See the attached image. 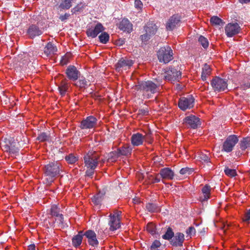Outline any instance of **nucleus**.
<instances>
[{
	"label": "nucleus",
	"instance_id": "f257e3e1",
	"mask_svg": "<svg viewBox=\"0 0 250 250\" xmlns=\"http://www.w3.org/2000/svg\"><path fill=\"white\" fill-rule=\"evenodd\" d=\"M136 89L140 93L144 99H149L158 91V85L151 81L140 82L135 86Z\"/></svg>",
	"mask_w": 250,
	"mask_h": 250
},
{
	"label": "nucleus",
	"instance_id": "f03ea898",
	"mask_svg": "<svg viewBox=\"0 0 250 250\" xmlns=\"http://www.w3.org/2000/svg\"><path fill=\"white\" fill-rule=\"evenodd\" d=\"M60 165L57 162H50L44 167V182L50 185L53 182L55 177L60 174Z\"/></svg>",
	"mask_w": 250,
	"mask_h": 250
},
{
	"label": "nucleus",
	"instance_id": "7ed1b4c3",
	"mask_svg": "<svg viewBox=\"0 0 250 250\" xmlns=\"http://www.w3.org/2000/svg\"><path fill=\"white\" fill-rule=\"evenodd\" d=\"M16 143L12 137L4 138L0 143V147L5 152H9L11 155L19 154V149L16 146Z\"/></svg>",
	"mask_w": 250,
	"mask_h": 250
},
{
	"label": "nucleus",
	"instance_id": "20e7f679",
	"mask_svg": "<svg viewBox=\"0 0 250 250\" xmlns=\"http://www.w3.org/2000/svg\"><path fill=\"white\" fill-rule=\"evenodd\" d=\"M100 155L93 150H89L84 156L85 167L87 168H96L98 164Z\"/></svg>",
	"mask_w": 250,
	"mask_h": 250
},
{
	"label": "nucleus",
	"instance_id": "39448f33",
	"mask_svg": "<svg viewBox=\"0 0 250 250\" xmlns=\"http://www.w3.org/2000/svg\"><path fill=\"white\" fill-rule=\"evenodd\" d=\"M173 51L168 45L161 47L157 52L158 59L160 62L167 63L173 59Z\"/></svg>",
	"mask_w": 250,
	"mask_h": 250
},
{
	"label": "nucleus",
	"instance_id": "423d86ee",
	"mask_svg": "<svg viewBox=\"0 0 250 250\" xmlns=\"http://www.w3.org/2000/svg\"><path fill=\"white\" fill-rule=\"evenodd\" d=\"M145 30V34L142 35L140 37L141 40L143 42L147 41L151 36L154 35L157 30V26L152 22H148L144 26Z\"/></svg>",
	"mask_w": 250,
	"mask_h": 250
},
{
	"label": "nucleus",
	"instance_id": "0eeeda50",
	"mask_svg": "<svg viewBox=\"0 0 250 250\" xmlns=\"http://www.w3.org/2000/svg\"><path fill=\"white\" fill-rule=\"evenodd\" d=\"M238 142V138L236 135H230L229 136L223 144L222 151L226 152H231Z\"/></svg>",
	"mask_w": 250,
	"mask_h": 250
},
{
	"label": "nucleus",
	"instance_id": "6e6552de",
	"mask_svg": "<svg viewBox=\"0 0 250 250\" xmlns=\"http://www.w3.org/2000/svg\"><path fill=\"white\" fill-rule=\"evenodd\" d=\"M166 73L165 79L171 83L179 81L181 78L182 73L178 67L175 68L172 66H169L168 70Z\"/></svg>",
	"mask_w": 250,
	"mask_h": 250
},
{
	"label": "nucleus",
	"instance_id": "1a4fd4ad",
	"mask_svg": "<svg viewBox=\"0 0 250 250\" xmlns=\"http://www.w3.org/2000/svg\"><path fill=\"white\" fill-rule=\"evenodd\" d=\"M210 84L214 91L221 92L227 88V81L219 77H214L211 81Z\"/></svg>",
	"mask_w": 250,
	"mask_h": 250
},
{
	"label": "nucleus",
	"instance_id": "9d476101",
	"mask_svg": "<svg viewBox=\"0 0 250 250\" xmlns=\"http://www.w3.org/2000/svg\"><path fill=\"white\" fill-rule=\"evenodd\" d=\"M121 214L120 211H115L114 214H110L109 216V221L108 225L109 226V229L111 231H114L119 229L121 227L119 216Z\"/></svg>",
	"mask_w": 250,
	"mask_h": 250
},
{
	"label": "nucleus",
	"instance_id": "9b49d317",
	"mask_svg": "<svg viewBox=\"0 0 250 250\" xmlns=\"http://www.w3.org/2000/svg\"><path fill=\"white\" fill-rule=\"evenodd\" d=\"M194 98L191 95L186 97H183L180 98L178 102V106L182 110L192 108L194 106Z\"/></svg>",
	"mask_w": 250,
	"mask_h": 250
},
{
	"label": "nucleus",
	"instance_id": "f8f14e48",
	"mask_svg": "<svg viewBox=\"0 0 250 250\" xmlns=\"http://www.w3.org/2000/svg\"><path fill=\"white\" fill-rule=\"evenodd\" d=\"M97 122L96 118L93 116H89L82 121L80 127L82 129L93 128L96 126Z\"/></svg>",
	"mask_w": 250,
	"mask_h": 250
},
{
	"label": "nucleus",
	"instance_id": "ddd939ff",
	"mask_svg": "<svg viewBox=\"0 0 250 250\" xmlns=\"http://www.w3.org/2000/svg\"><path fill=\"white\" fill-rule=\"evenodd\" d=\"M65 74L68 79L71 81H76L80 77L81 72L74 65H69L65 70Z\"/></svg>",
	"mask_w": 250,
	"mask_h": 250
},
{
	"label": "nucleus",
	"instance_id": "4468645a",
	"mask_svg": "<svg viewBox=\"0 0 250 250\" xmlns=\"http://www.w3.org/2000/svg\"><path fill=\"white\" fill-rule=\"evenodd\" d=\"M181 17L178 14H174L168 20L166 28L167 31H172L175 29L181 21Z\"/></svg>",
	"mask_w": 250,
	"mask_h": 250
},
{
	"label": "nucleus",
	"instance_id": "2eb2a0df",
	"mask_svg": "<svg viewBox=\"0 0 250 250\" xmlns=\"http://www.w3.org/2000/svg\"><path fill=\"white\" fill-rule=\"evenodd\" d=\"M104 27L101 23L98 22L94 28L87 29L86 33L88 37L95 38L98 34L104 31Z\"/></svg>",
	"mask_w": 250,
	"mask_h": 250
},
{
	"label": "nucleus",
	"instance_id": "dca6fc26",
	"mask_svg": "<svg viewBox=\"0 0 250 250\" xmlns=\"http://www.w3.org/2000/svg\"><path fill=\"white\" fill-rule=\"evenodd\" d=\"M240 27L237 23H229L225 27V32L228 37H232L239 32Z\"/></svg>",
	"mask_w": 250,
	"mask_h": 250
},
{
	"label": "nucleus",
	"instance_id": "f3484780",
	"mask_svg": "<svg viewBox=\"0 0 250 250\" xmlns=\"http://www.w3.org/2000/svg\"><path fill=\"white\" fill-rule=\"evenodd\" d=\"M83 235L88 239V244L93 247H97L99 244V242L96 238V234L95 232L92 230H88L86 231Z\"/></svg>",
	"mask_w": 250,
	"mask_h": 250
},
{
	"label": "nucleus",
	"instance_id": "a211bd4d",
	"mask_svg": "<svg viewBox=\"0 0 250 250\" xmlns=\"http://www.w3.org/2000/svg\"><path fill=\"white\" fill-rule=\"evenodd\" d=\"M184 122L191 128H196L200 125L199 118L194 115H191L186 117L184 119Z\"/></svg>",
	"mask_w": 250,
	"mask_h": 250
},
{
	"label": "nucleus",
	"instance_id": "6ab92c4d",
	"mask_svg": "<svg viewBox=\"0 0 250 250\" xmlns=\"http://www.w3.org/2000/svg\"><path fill=\"white\" fill-rule=\"evenodd\" d=\"M184 240V234L181 232H177L175 235L174 234L172 239L170 241V243L174 247H181L183 246Z\"/></svg>",
	"mask_w": 250,
	"mask_h": 250
},
{
	"label": "nucleus",
	"instance_id": "aec40b11",
	"mask_svg": "<svg viewBox=\"0 0 250 250\" xmlns=\"http://www.w3.org/2000/svg\"><path fill=\"white\" fill-rule=\"evenodd\" d=\"M43 33L42 29H40L37 25L32 24L30 25L27 31V34L30 38L33 39L36 36L41 35Z\"/></svg>",
	"mask_w": 250,
	"mask_h": 250
},
{
	"label": "nucleus",
	"instance_id": "412c9836",
	"mask_svg": "<svg viewBox=\"0 0 250 250\" xmlns=\"http://www.w3.org/2000/svg\"><path fill=\"white\" fill-rule=\"evenodd\" d=\"M133 63L132 60L122 58L116 64V69L117 70L120 71L121 68L129 67L132 65Z\"/></svg>",
	"mask_w": 250,
	"mask_h": 250
},
{
	"label": "nucleus",
	"instance_id": "4be33fe9",
	"mask_svg": "<svg viewBox=\"0 0 250 250\" xmlns=\"http://www.w3.org/2000/svg\"><path fill=\"white\" fill-rule=\"evenodd\" d=\"M159 173L163 179L167 180H172L174 176V172L169 167L162 168Z\"/></svg>",
	"mask_w": 250,
	"mask_h": 250
},
{
	"label": "nucleus",
	"instance_id": "5701e85b",
	"mask_svg": "<svg viewBox=\"0 0 250 250\" xmlns=\"http://www.w3.org/2000/svg\"><path fill=\"white\" fill-rule=\"evenodd\" d=\"M144 138H146L140 133L133 134L131 137V144L133 146L142 145L143 143Z\"/></svg>",
	"mask_w": 250,
	"mask_h": 250
},
{
	"label": "nucleus",
	"instance_id": "b1692460",
	"mask_svg": "<svg viewBox=\"0 0 250 250\" xmlns=\"http://www.w3.org/2000/svg\"><path fill=\"white\" fill-rule=\"evenodd\" d=\"M119 28L120 30L130 33L132 30V24L126 19H124L121 21Z\"/></svg>",
	"mask_w": 250,
	"mask_h": 250
},
{
	"label": "nucleus",
	"instance_id": "393cba45",
	"mask_svg": "<svg viewBox=\"0 0 250 250\" xmlns=\"http://www.w3.org/2000/svg\"><path fill=\"white\" fill-rule=\"evenodd\" d=\"M105 194V190L103 189L92 198V201L95 205H99L103 201Z\"/></svg>",
	"mask_w": 250,
	"mask_h": 250
},
{
	"label": "nucleus",
	"instance_id": "a878e982",
	"mask_svg": "<svg viewBox=\"0 0 250 250\" xmlns=\"http://www.w3.org/2000/svg\"><path fill=\"white\" fill-rule=\"evenodd\" d=\"M57 51L56 46L51 42H48L44 48V53L47 57L54 55Z\"/></svg>",
	"mask_w": 250,
	"mask_h": 250
},
{
	"label": "nucleus",
	"instance_id": "bb28decb",
	"mask_svg": "<svg viewBox=\"0 0 250 250\" xmlns=\"http://www.w3.org/2000/svg\"><path fill=\"white\" fill-rule=\"evenodd\" d=\"M211 187L209 185H206L202 189L203 196L200 197V200L201 202H204L208 200L210 198Z\"/></svg>",
	"mask_w": 250,
	"mask_h": 250
},
{
	"label": "nucleus",
	"instance_id": "cd10ccee",
	"mask_svg": "<svg viewBox=\"0 0 250 250\" xmlns=\"http://www.w3.org/2000/svg\"><path fill=\"white\" fill-rule=\"evenodd\" d=\"M68 88L69 84L67 83V81L66 79L62 80L58 86V90L62 96H63L65 95L68 91Z\"/></svg>",
	"mask_w": 250,
	"mask_h": 250
},
{
	"label": "nucleus",
	"instance_id": "c85d7f7f",
	"mask_svg": "<svg viewBox=\"0 0 250 250\" xmlns=\"http://www.w3.org/2000/svg\"><path fill=\"white\" fill-rule=\"evenodd\" d=\"M119 154L120 156H127L131 154L132 148L128 144H125L121 147L117 149Z\"/></svg>",
	"mask_w": 250,
	"mask_h": 250
},
{
	"label": "nucleus",
	"instance_id": "c756f323",
	"mask_svg": "<svg viewBox=\"0 0 250 250\" xmlns=\"http://www.w3.org/2000/svg\"><path fill=\"white\" fill-rule=\"evenodd\" d=\"M83 236V231H80L77 235L73 237L72 242L74 247L77 248L82 244Z\"/></svg>",
	"mask_w": 250,
	"mask_h": 250
},
{
	"label": "nucleus",
	"instance_id": "7c9ffc66",
	"mask_svg": "<svg viewBox=\"0 0 250 250\" xmlns=\"http://www.w3.org/2000/svg\"><path fill=\"white\" fill-rule=\"evenodd\" d=\"M79 79V80L75 83V86L81 89H85L89 86L90 83L89 81H87L84 77H80Z\"/></svg>",
	"mask_w": 250,
	"mask_h": 250
},
{
	"label": "nucleus",
	"instance_id": "2f4dec72",
	"mask_svg": "<svg viewBox=\"0 0 250 250\" xmlns=\"http://www.w3.org/2000/svg\"><path fill=\"white\" fill-rule=\"evenodd\" d=\"M211 69L209 65L205 63L202 68L201 79L203 81H205L207 78L211 74Z\"/></svg>",
	"mask_w": 250,
	"mask_h": 250
},
{
	"label": "nucleus",
	"instance_id": "473e14b6",
	"mask_svg": "<svg viewBox=\"0 0 250 250\" xmlns=\"http://www.w3.org/2000/svg\"><path fill=\"white\" fill-rule=\"evenodd\" d=\"M146 208L150 212H157L161 211L160 207L155 203H148L146 204Z\"/></svg>",
	"mask_w": 250,
	"mask_h": 250
},
{
	"label": "nucleus",
	"instance_id": "72a5a7b5",
	"mask_svg": "<svg viewBox=\"0 0 250 250\" xmlns=\"http://www.w3.org/2000/svg\"><path fill=\"white\" fill-rule=\"evenodd\" d=\"M240 148L242 150L250 148V137L244 138L239 143Z\"/></svg>",
	"mask_w": 250,
	"mask_h": 250
},
{
	"label": "nucleus",
	"instance_id": "f704fd0d",
	"mask_svg": "<svg viewBox=\"0 0 250 250\" xmlns=\"http://www.w3.org/2000/svg\"><path fill=\"white\" fill-rule=\"evenodd\" d=\"M50 214L52 216L57 217L59 215H60L62 212L60 208L58 207V206L56 205H53L51 206V208L49 209Z\"/></svg>",
	"mask_w": 250,
	"mask_h": 250
},
{
	"label": "nucleus",
	"instance_id": "c9c22d12",
	"mask_svg": "<svg viewBox=\"0 0 250 250\" xmlns=\"http://www.w3.org/2000/svg\"><path fill=\"white\" fill-rule=\"evenodd\" d=\"M210 22L213 25H223L225 22L217 16H213L210 19Z\"/></svg>",
	"mask_w": 250,
	"mask_h": 250
},
{
	"label": "nucleus",
	"instance_id": "e433bc0d",
	"mask_svg": "<svg viewBox=\"0 0 250 250\" xmlns=\"http://www.w3.org/2000/svg\"><path fill=\"white\" fill-rule=\"evenodd\" d=\"M120 157L119 153L117 150L111 151L107 154V159L109 162H113L116 161L117 159Z\"/></svg>",
	"mask_w": 250,
	"mask_h": 250
},
{
	"label": "nucleus",
	"instance_id": "4c0bfd02",
	"mask_svg": "<svg viewBox=\"0 0 250 250\" xmlns=\"http://www.w3.org/2000/svg\"><path fill=\"white\" fill-rule=\"evenodd\" d=\"M50 138V134L47 132H41L38 134L37 140L40 142L49 141Z\"/></svg>",
	"mask_w": 250,
	"mask_h": 250
},
{
	"label": "nucleus",
	"instance_id": "58836bf2",
	"mask_svg": "<svg viewBox=\"0 0 250 250\" xmlns=\"http://www.w3.org/2000/svg\"><path fill=\"white\" fill-rule=\"evenodd\" d=\"M174 233L172 229L170 227H168L166 233L162 236V238L165 240L170 241L174 236Z\"/></svg>",
	"mask_w": 250,
	"mask_h": 250
},
{
	"label": "nucleus",
	"instance_id": "ea45409f",
	"mask_svg": "<svg viewBox=\"0 0 250 250\" xmlns=\"http://www.w3.org/2000/svg\"><path fill=\"white\" fill-rule=\"evenodd\" d=\"M99 39L101 43L106 44L109 40V35L107 32L103 31L99 36Z\"/></svg>",
	"mask_w": 250,
	"mask_h": 250
},
{
	"label": "nucleus",
	"instance_id": "a19ab883",
	"mask_svg": "<svg viewBox=\"0 0 250 250\" xmlns=\"http://www.w3.org/2000/svg\"><path fill=\"white\" fill-rule=\"evenodd\" d=\"M74 0H63L60 3L59 7L62 9H69L72 6Z\"/></svg>",
	"mask_w": 250,
	"mask_h": 250
},
{
	"label": "nucleus",
	"instance_id": "79ce46f5",
	"mask_svg": "<svg viewBox=\"0 0 250 250\" xmlns=\"http://www.w3.org/2000/svg\"><path fill=\"white\" fill-rule=\"evenodd\" d=\"M209 153L208 152H206V153L201 152L199 156V158L200 160L202 163H208L210 162V158L209 157Z\"/></svg>",
	"mask_w": 250,
	"mask_h": 250
},
{
	"label": "nucleus",
	"instance_id": "37998d69",
	"mask_svg": "<svg viewBox=\"0 0 250 250\" xmlns=\"http://www.w3.org/2000/svg\"><path fill=\"white\" fill-rule=\"evenodd\" d=\"M146 230L152 235H154L157 233L156 231V227L152 223L147 224L146 226Z\"/></svg>",
	"mask_w": 250,
	"mask_h": 250
},
{
	"label": "nucleus",
	"instance_id": "c03bdc74",
	"mask_svg": "<svg viewBox=\"0 0 250 250\" xmlns=\"http://www.w3.org/2000/svg\"><path fill=\"white\" fill-rule=\"evenodd\" d=\"M198 42L204 48H207L208 46V42L207 39L203 36H200L199 37Z\"/></svg>",
	"mask_w": 250,
	"mask_h": 250
},
{
	"label": "nucleus",
	"instance_id": "a18cd8bd",
	"mask_svg": "<svg viewBox=\"0 0 250 250\" xmlns=\"http://www.w3.org/2000/svg\"><path fill=\"white\" fill-rule=\"evenodd\" d=\"M84 7V4H82V3H81L80 4H78L76 6L73 8L71 9V11L72 14H76L78 12L82 11Z\"/></svg>",
	"mask_w": 250,
	"mask_h": 250
},
{
	"label": "nucleus",
	"instance_id": "49530a36",
	"mask_svg": "<svg viewBox=\"0 0 250 250\" xmlns=\"http://www.w3.org/2000/svg\"><path fill=\"white\" fill-rule=\"evenodd\" d=\"M65 160L68 163L73 164L78 161V158L73 154H70L65 157Z\"/></svg>",
	"mask_w": 250,
	"mask_h": 250
},
{
	"label": "nucleus",
	"instance_id": "de8ad7c7",
	"mask_svg": "<svg viewBox=\"0 0 250 250\" xmlns=\"http://www.w3.org/2000/svg\"><path fill=\"white\" fill-rule=\"evenodd\" d=\"M193 172V169L186 167L182 168L180 170V173L183 175H188L191 174Z\"/></svg>",
	"mask_w": 250,
	"mask_h": 250
},
{
	"label": "nucleus",
	"instance_id": "09e8293b",
	"mask_svg": "<svg viewBox=\"0 0 250 250\" xmlns=\"http://www.w3.org/2000/svg\"><path fill=\"white\" fill-rule=\"evenodd\" d=\"M224 172L226 175L231 177H234L237 175L235 169H230L229 167L225 168Z\"/></svg>",
	"mask_w": 250,
	"mask_h": 250
},
{
	"label": "nucleus",
	"instance_id": "8fccbe9b",
	"mask_svg": "<svg viewBox=\"0 0 250 250\" xmlns=\"http://www.w3.org/2000/svg\"><path fill=\"white\" fill-rule=\"evenodd\" d=\"M161 246L160 242L159 240H155L153 242L150 246V250H158Z\"/></svg>",
	"mask_w": 250,
	"mask_h": 250
},
{
	"label": "nucleus",
	"instance_id": "3c124183",
	"mask_svg": "<svg viewBox=\"0 0 250 250\" xmlns=\"http://www.w3.org/2000/svg\"><path fill=\"white\" fill-rule=\"evenodd\" d=\"M55 217L56 218L55 221H56L59 225L63 226L64 224V218L62 214L61 213L60 215Z\"/></svg>",
	"mask_w": 250,
	"mask_h": 250
},
{
	"label": "nucleus",
	"instance_id": "603ef678",
	"mask_svg": "<svg viewBox=\"0 0 250 250\" xmlns=\"http://www.w3.org/2000/svg\"><path fill=\"white\" fill-rule=\"evenodd\" d=\"M186 234L190 237L195 234V229L193 227L190 226L186 230Z\"/></svg>",
	"mask_w": 250,
	"mask_h": 250
},
{
	"label": "nucleus",
	"instance_id": "864d4df0",
	"mask_svg": "<svg viewBox=\"0 0 250 250\" xmlns=\"http://www.w3.org/2000/svg\"><path fill=\"white\" fill-rule=\"evenodd\" d=\"M137 114L141 116L147 115L148 114V109L147 108L139 109Z\"/></svg>",
	"mask_w": 250,
	"mask_h": 250
},
{
	"label": "nucleus",
	"instance_id": "5fc2aeb1",
	"mask_svg": "<svg viewBox=\"0 0 250 250\" xmlns=\"http://www.w3.org/2000/svg\"><path fill=\"white\" fill-rule=\"evenodd\" d=\"M134 6L136 9L141 10L143 8V4L140 0H135L134 1Z\"/></svg>",
	"mask_w": 250,
	"mask_h": 250
},
{
	"label": "nucleus",
	"instance_id": "6e6d98bb",
	"mask_svg": "<svg viewBox=\"0 0 250 250\" xmlns=\"http://www.w3.org/2000/svg\"><path fill=\"white\" fill-rule=\"evenodd\" d=\"M85 172V175L91 177L94 174V171L95 168H88Z\"/></svg>",
	"mask_w": 250,
	"mask_h": 250
},
{
	"label": "nucleus",
	"instance_id": "4d7b16f0",
	"mask_svg": "<svg viewBox=\"0 0 250 250\" xmlns=\"http://www.w3.org/2000/svg\"><path fill=\"white\" fill-rule=\"evenodd\" d=\"M149 178L152 183H159L160 181V178H158L157 177H154L152 175H150Z\"/></svg>",
	"mask_w": 250,
	"mask_h": 250
},
{
	"label": "nucleus",
	"instance_id": "13d9d810",
	"mask_svg": "<svg viewBox=\"0 0 250 250\" xmlns=\"http://www.w3.org/2000/svg\"><path fill=\"white\" fill-rule=\"evenodd\" d=\"M144 137L146 138L144 139V140H145L147 142L149 143H151V133H148L146 134V135L144 136Z\"/></svg>",
	"mask_w": 250,
	"mask_h": 250
},
{
	"label": "nucleus",
	"instance_id": "bf43d9fd",
	"mask_svg": "<svg viewBox=\"0 0 250 250\" xmlns=\"http://www.w3.org/2000/svg\"><path fill=\"white\" fill-rule=\"evenodd\" d=\"M69 16H70V15L69 14L65 13L64 15H61L59 17V19L61 21H64L65 20L68 19V18H69Z\"/></svg>",
	"mask_w": 250,
	"mask_h": 250
},
{
	"label": "nucleus",
	"instance_id": "052dcab7",
	"mask_svg": "<svg viewBox=\"0 0 250 250\" xmlns=\"http://www.w3.org/2000/svg\"><path fill=\"white\" fill-rule=\"evenodd\" d=\"M245 220L246 221L250 220V209L245 214Z\"/></svg>",
	"mask_w": 250,
	"mask_h": 250
},
{
	"label": "nucleus",
	"instance_id": "680f3d73",
	"mask_svg": "<svg viewBox=\"0 0 250 250\" xmlns=\"http://www.w3.org/2000/svg\"><path fill=\"white\" fill-rule=\"evenodd\" d=\"M36 246L35 244L30 245L27 248V250H35Z\"/></svg>",
	"mask_w": 250,
	"mask_h": 250
},
{
	"label": "nucleus",
	"instance_id": "e2e57ef3",
	"mask_svg": "<svg viewBox=\"0 0 250 250\" xmlns=\"http://www.w3.org/2000/svg\"><path fill=\"white\" fill-rule=\"evenodd\" d=\"M61 63L62 65H65L67 63V61L65 57H63L61 61Z\"/></svg>",
	"mask_w": 250,
	"mask_h": 250
},
{
	"label": "nucleus",
	"instance_id": "0e129e2a",
	"mask_svg": "<svg viewBox=\"0 0 250 250\" xmlns=\"http://www.w3.org/2000/svg\"><path fill=\"white\" fill-rule=\"evenodd\" d=\"M239 1L242 4L250 3V0H239Z\"/></svg>",
	"mask_w": 250,
	"mask_h": 250
},
{
	"label": "nucleus",
	"instance_id": "69168bd1",
	"mask_svg": "<svg viewBox=\"0 0 250 250\" xmlns=\"http://www.w3.org/2000/svg\"><path fill=\"white\" fill-rule=\"evenodd\" d=\"M119 45H121L124 44L125 42L124 40H119Z\"/></svg>",
	"mask_w": 250,
	"mask_h": 250
},
{
	"label": "nucleus",
	"instance_id": "338daca9",
	"mask_svg": "<svg viewBox=\"0 0 250 250\" xmlns=\"http://www.w3.org/2000/svg\"><path fill=\"white\" fill-rule=\"evenodd\" d=\"M245 88H250V83H247L244 84Z\"/></svg>",
	"mask_w": 250,
	"mask_h": 250
},
{
	"label": "nucleus",
	"instance_id": "774afa93",
	"mask_svg": "<svg viewBox=\"0 0 250 250\" xmlns=\"http://www.w3.org/2000/svg\"><path fill=\"white\" fill-rule=\"evenodd\" d=\"M101 163H104V160H101Z\"/></svg>",
	"mask_w": 250,
	"mask_h": 250
}]
</instances>
